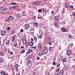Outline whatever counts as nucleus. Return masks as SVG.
<instances>
[{"label":"nucleus","instance_id":"obj_43","mask_svg":"<svg viewBox=\"0 0 75 75\" xmlns=\"http://www.w3.org/2000/svg\"><path fill=\"white\" fill-rule=\"evenodd\" d=\"M14 33H15V31L12 30L11 31V34H14Z\"/></svg>","mask_w":75,"mask_h":75},{"label":"nucleus","instance_id":"obj_51","mask_svg":"<svg viewBox=\"0 0 75 75\" xmlns=\"http://www.w3.org/2000/svg\"><path fill=\"white\" fill-rule=\"evenodd\" d=\"M69 37L70 38H72V35H69Z\"/></svg>","mask_w":75,"mask_h":75},{"label":"nucleus","instance_id":"obj_45","mask_svg":"<svg viewBox=\"0 0 75 75\" xmlns=\"http://www.w3.org/2000/svg\"><path fill=\"white\" fill-rule=\"evenodd\" d=\"M7 30H11V28H10V27H8L7 29Z\"/></svg>","mask_w":75,"mask_h":75},{"label":"nucleus","instance_id":"obj_40","mask_svg":"<svg viewBox=\"0 0 75 75\" xmlns=\"http://www.w3.org/2000/svg\"><path fill=\"white\" fill-rule=\"evenodd\" d=\"M52 39V38H51V37H50L48 39V41H51V40Z\"/></svg>","mask_w":75,"mask_h":75},{"label":"nucleus","instance_id":"obj_27","mask_svg":"<svg viewBox=\"0 0 75 75\" xmlns=\"http://www.w3.org/2000/svg\"><path fill=\"white\" fill-rule=\"evenodd\" d=\"M33 39L35 41H37V37H36V36H35L34 37Z\"/></svg>","mask_w":75,"mask_h":75},{"label":"nucleus","instance_id":"obj_1","mask_svg":"<svg viewBox=\"0 0 75 75\" xmlns=\"http://www.w3.org/2000/svg\"><path fill=\"white\" fill-rule=\"evenodd\" d=\"M59 16H56L54 17V20L56 21H58L59 20Z\"/></svg>","mask_w":75,"mask_h":75},{"label":"nucleus","instance_id":"obj_22","mask_svg":"<svg viewBox=\"0 0 75 75\" xmlns=\"http://www.w3.org/2000/svg\"><path fill=\"white\" fill-rule=\"evenodd\" d=\"M38 48H39L40 50H42V47H41V46L40 45H38Z\"/></svg>","mask_w":75,"mask_h":75},{"label":"nucleus","instance_id":"obj_17","mask_svg":"<svg viewBox=\"0 0 75 75\" xmlns=\"http://www.w3.org/2000/svg\"><path fill=\"white\" fill-rule=\"evenodd\" d=\"M34 26L36 27H38V23L37 22H35L34 23Z\"/></svg>","mask_w":75,"mask_h":75},{"label":"nucleus","instance_id":"obj_62","mask_svg":"<svg viewBox=\"0 0 75 75\" xmlns=\"http://www.w3.org/2000/svg\"><path fill=\"white\" fill-rule=\"evenodd\" d=\"M69 50V47H68L67 49V51H68V50Z\"/></svg>","mask_w":75,"mask_h":75},{"label":"nucleus","instance_id":"obj_5","mask_svg":"<svg viewBox=\"0 0 75 75\" xmlns=\"http://www.w3.org/2000/svg\"><path fill=\"white\" fill-rule=\"evenodd\" d=\"M17 6V5H15L14 6H12V7H11L9 8V10H13V9H14V8H16Z\"/></svg>","mask_w":75,"mask_h":75},{"label":"nucleus","instance_id":"obj_13","mask_svg":"<svg viewBox=\"0 0 75 75\" xmlns=\"http://www.w3.org/2000/svg\"><path fill=\"white\" fill-rule=\"evenodd\" d=\"M0 55L1 57L4 56V53H3V52L1 51V52H0Z\"/></svg>","mask_w":75,"mask_h":75},{"label":"nucleus","instance_id":"obj_2","mask_svg":"<svg viewBox=\"0 0 75 75\" xmlns=\"http://www.w3.org/2000/svg\"><path fill=\"white\" fill-rule=\"evenodd\" d=\"M38 55L39 56H41L44 55V53L43 51H40L38 54Z\"/></svg>","mask_w":75,"mask_h":75},{"label":"nucleus","instance_id":"obj_44","mask_svg":"<svg viewBox=\"0 0 75 75\" xmlns=\"http://www.w3.org/2000/svg\"><path fill=\"white\" fill-rule=\"evenodd\" d=\"M57 68H59V67H60V64H57Z\"/></svg>","mask_w":75,"mask_h":75},{"label":"nucleus","instance_id":"obj_18","mask_svg":"<svg viewBox=\"0 0 75 75\" xmlns=\"http://www.w3.org/2000/svg\"><path fill=\"white\" fill-rule=\"evenodd\" d=\"M6 44H10V40H7L5 42Z\"/></svg>","mask_w":75,"mask_h":75},{"label":"nucleus","instance_id":"obj_59","mask_svg":"<svg viewBox=\"0 0 75 75\" xmlns=\"http://www.w3.org/2000/svg\"><path fill=\"white\" fill-rule=\"evenodd\" d=\"M56 64V63H55V62H54L53 63V65H55Z\"/></svg>","mask_w":75,"mask_h":75},{"label":"nucleus","instance_id":"obj_46","mask_svg":"<svg viewBox=\"0 0 75 75\" xmlns=\"http://www.w3.org/2000/svg\"><path fill=\"white\" fill-rule=\"evenodd\" d=\"M10 54L11 55H13V52H10Z\"/></svg>","mask_w":75,"mask_h":75},{"label":"nucleus","instance_id":"obj_57","mask_svg":"<svg viewBox=\"0 0 75 75\" xmlns=\"http://www.w3.org/2000/svg\"><path fill=\"white\" fill-rule=\"evenodd\" d=\"M16 72H18V71H19V69H18V68L16 69Z\"/></svg>","mask_w":75,"mask_h":75},{"label":"nucleus","instance_id":"obj_41","mask_svg":"<svg viewBox=\"0 0 75 75\" xmlns=\"http://www.w3.org/2000/svg\"><path fill=\"white\" fill-rule=\"evenodd\" d=\"M27 63H28V64L29 65V64H30V63H31V61L30 60H28L27 62Z\"/></svg>","mask_w":75,"mask_h":75},{"label":"nucleus","instance_id":"obj_49","mask_svg":"<svg viewBox=\"0 0 75 75\" xmlns=\"http://www.w3.org/2000/svg\"><path fill=\"white\" fill-rule=\"evenodd\" d=\"M70 8H71V9L74 8V6L73 5H71V6H70Z\"/></svg>","mask_w":75,"mask_h":75},{"label":"nucleus","instance_id":"obj_38","mask_svg":"<svg viewBox=\"0 0 75 75\" xmlns=\"http://www.w3.org/2000/svg\"><path fill=\"white\" fill-rule=\"evenodd\" d=\"M30 58H31L30 57L29 55L27 56L26 57V59H30Z\"/></svg>","mask_w":75,"mask_h":75},{"label":"nucleus","instance_id":"obj_3","mask_svg":"<svg viewBox=\"0 0 75 75\" xmlns=\"http://www.w3.org/2000/svg\"><path fill=\"white\" fill-rule=\"evenodd\" d=\"M22 41L23 45H25L26 44V42H27V41L25 39H23L22 40Z\"/></svg>","mask_w":75,"mask_h":75},{"label":"nucleus","instance_id":"obj_33","mask_svg":"<svg viewBox=\"0 0 75 75\" xmlns=\"http://www.w3.org/2000/svg\"><path fill=\"white\" fill-rule=\"evenodd\" d=\"M54 48V47H50L49 50H51V51H52L53 50V49Z\"/></svg>","mask_w":75,"mask_h":75},{"label":"nucleus","instance_id":"obj_28","mask_svg":"<svg viewBox=\"0 0 75 75\" xmlns=\"http://www.w3.org/2000/svg\"><path fill=\"white\" fill-rule=\"evenodd\" d=\"M29 44L30 46H33V42H30Z\"/></svg>","mask_w":75,"mask_h":75},{"label":"nucleus","instance_id":"obj_10","mask_svg":"<svg viewBox=\"0 0 75 75\" xmlns=\"http://www.w3.org/2000/svg\"><path fill=\"white\" fill-rule=\"evenodd\" d=\"M65 6L67 8H70V4H67L65 5Z\"/></svg>","mask_w":75,"mask_h":75},{"label":"nucleus","instance_id":"obj_47","mask_svg":"<svg viewBox=\"0 0 75 75\" xmlns=\"http://www.w3.org/2000/svg\"><path fill=\"white\" fill-rule=\"evenodd\" d=\"M23 31H24V30H23V29H21V30L20 32V33H23Z\"/></svg>","mask_w":75,"mask_h":75},{"label":"nucleus","instance_id":"obj_48","mask_svg":"<svg viewBox=\"0 0 75 75\" xmlns=\"http://www.w3.org/2000/svg\"><path fill=\"white\" fill-rule=\"evenodd\" d=\"M38 11L39 13H41V12H42V10H41V9H39L38 10Z\"/></svg>","mask_w":75,"mask_h":75},{"label":"nucleus","instance_id":"obj_53","mask_svg":"<svg viewBox=\"0 0 75 75\" xmlns=\"http://www.w3.org/2000/svg\"><path fill=\"white\" fill-rule=\"evenodd\" d=\"M34 39L33 38H31L30 39V40H31V41H32L33 42H34Z\"/></svg>","mask_w":75,"mask_h":75},{"label":"nucleus","instance_id":"obj_12","mask_svg":"<svg viewBox=\"0 0 75 75\" xmlns=\"http://www.w3.org/2000/svg\"><path fill=\"white\" fill-rule=\"evenodd\" d=\"M47 44H49L50 46H51V45H52V43L51 42V41H47Z\"/></svg>","mask_w":75,"mask_h":75},{"label":"nucleus","instance_id":"obj_20","mask_svg":"<svg viewBox=\"0 0 75 75\" xmlns=\"http://www.w3.org/2000/svg\"><path fill=\"white\" fill-rule=\"evenodd\" d=\"M63 70H60L59 72V74H62L63 75V74H64V71H63Z\"/></svg>","mask_w":75,"mask_h":75},{"label":"nucleus","instance_id":"obj_63","mask_svg":"<svg viewBox=\"0 0 75 75\" xmlns=\"http://www.w3.org/2000/svg\"><path fill=\"white\" fill-rule=\"evenodd\" d=\"M73 16H74V17H75V13H73Z\"/></svg>","mask_w":75,"mask_h":75},{"label":"nucleus","instance_id":"obj_39","mask_svg":"<svg viewBox=\"0 0 75 75\" xmlns=\"http://www.w3.org/2000/svg\"><path fill=\"white\" fill-rule=\"evenodd\" d=\"M26 13L25 12L23 11L22 12V14L23 16H25V14Z\"/></svg>","mask_w":75,"mask_h":75},{"label":"nucleus","instance_id":"obj_36","mask_svg":"<svg viewBox=\"0 0 75 75\" xmlns=\"http://www.w3.org/2000/svg\"><path fill=\"white\" fill-rule=\"evenodd\" d=\"M60 70V68H58L56 70V72H57V73H58L59 72V70Z\"/></svg>","mask_w":75,"mask_h":75},{"label":"nucleus","instance_id":"obj_26","mask_svg":"<svg viewBox=\"0 0 75 75\" xmlns=\"http://www.w3.org/2000/svg\"><path fill=\"white\" fill-rule=\"evenodd\" d=\"M18 67V64H16L14 66V68L15 69H16Z\"/></svg>","mask_w":75,"mask_h":75},{"label":"nucleus","instance_id":"obj_4","mask_svg":"<svg viewBox=\"0 0 75 75\" xmlns=\"http://www.w3.org/2000/svg\"><path fill=\"white\" fill-rule=\"evenodd\" d=\"M0 10L2 11H4L5 10H7V8L4 7H0Z\"/></svg>","mask_w":75,"mask_h":75},{"label":"nucleus","instance_id":"obj_6","mask_svg":"<svg viewBox=\"0 0 75 75\" xmlns=\"http://www.w3.org/2000/svg\"><path fill=\"white\" fill-rule=\"evenodd\" d=\"M12 38V42H14L16 41V36H13L11 37Z\"/></svg>","mask_w":75,"mask_h":75},{"label":"nucleus","instance_id":"obj_11","mask_svg":"<svg viewBox=\"0 0 75 75\" xmlns=\"http://www.w3.org/2000/svg\"><path fill=\"white\" fill-rule=\"evenodd\" d=\"M67 55L68 56V55H71V51L69 50H68L67 52Z\"/></svg>","mask_w":75,"mask_h":75},{"label":"nucleus","instance_id":"obj_23","mask_svg":"<svg viewBox=\"0 0 75 75\" xmlns=\"http://www.w3.org/2000/svg\"><path fill=\"white\" fill-rule=\"evenodd\" d=\"M25 52V50H22L20 52V54H24Z\"/></svg>","mask_w":75,"mask_h":75},{"label":"nucleus","instance_id":"obj_56","mask_svg":"<svg viewBox=\"0 0 75 75\" xmlns=\"http://www.w3.org/2000/svg\"><path fill=\"white\" fill-rule=\"evenodd\" d=\"M11 4L12 5H14L15 4H17L16 3H11Z\"/></svg>","mask_w":75,"mask_h":75},{"label":"nucleus","instance_id":"obj_24","mask_svg":"<svg viewBox=\"0 0 75 75\" xmlns=\"http://www.w3.org/2000/svg\"><path fill=\"white\" fill-rule=\"evenodd\" d=\"M64 12H65V9L64 8H63L61 11V13H62V14H64Z\"/></svg>","mask_w":75,"mask_h":75},{"label":"nucleus","instance_id":"obj_58","mask_svg":"<svg viewBox=\"0 0 75 75\" xmlns=\"http://www.w3.org/2000/svg\"><path fill=\"white\" fill-rule=\"evenodd\" d=\"M16 16L18 17H20V15L19 14H17V15H16Z\"/></svg>","mask_w":75,"mask_h":75},{"label":"nucleus","instance_id":"obj_52","mask_svg":"<svg viewBox=\"0 0 75 75\" xmlns=\"http://www.w3.org/2000/svg\"><path fill=\"white\" fill-rule=\"evenodd\" d=\"M38 18L39 19H41V16L39 15L38 17Z\"/></svg>","mask_w":75,"mask_h":75},{"label":"nucleus","instance_id":"obj_8","mask_svg":"<svg viewBox=\"0 0 75 75\" xmlns=\"http://www.w3.org/2000/svg\"><path fill=\"white\" fill-rule=\"evenodd\" d=\"M1 35L4 36V35H6V32L4 31H1Z\"/></svg>","mask_w":75,"mask_h":75},{"label":"nucleus","instance_id":"obj_25","mask_svg":"<svg viewBox=\"0 0 75 75\" xmlns=\"http://www.w3.org/2000/svg\"><path fill=\"white\" fill-rule=\"evenodd\" d=\"M1 75H5V73L3 71H1Z\"/></svg>","mask_w":75,"mask_h":75},{"label":"nucleus","instance_id":"obj_54","mask_svg":"<svg viewBox=\"0 0 75 75\" xmlns=\"http://www.w3.org/2000/svg\"><path fill=\"white\" fill-rule=\"evenodd\" d=\"M13 46L14 47H17V44L16 43L15 44H14L13 45Z\"/></svg>","mask_w":75,"mask_h":75},{"label":"nucleus","instance_id":"obj_55","mask_svg":"<svg viewBox=\"0 0 75 75\" xmlns=\"http://www.w3.org/2000/svg\"><path fill=\"white\" fill-rule=\"evenodd\" d=\"M3 61V60L2 59V58H0V61H1V62H2Z\"/></svg>","mask_w":75,"mask_h":75},{"label":"nucleus","instance_id":"obj_32","mask_svg":"<svg viewBox=\"0 0 75 75\" xmlns=\"http://www.w3.org/2000/svg\"><path fill=\"white\" fill-rule=\"evenodd\" d=\"M25 45H26V47H28L29 46V43H28V42H27Z\"/></svg>","mask_w":75,"mask_h":75},{"label":"nucleus","instance_id":"obj_21","mask_svg":"<svg viewBox=\"0 0 75 75\" xmlns=\"http://www.w3.org/2000/svg\"><path fill=\"white\" fill-rule=\"evenodd\" d=\"M62 70L63 71H67V69H68L67 68V67H64L62 69Z\"/></svg>","mask_w":75,"mask_h":75},{"label":"nucleus","instance_id":"obj_14","mask_svg":"<svg viewBox=\"0 0 75 75\" xmlns=\"http://www.w3.org/2000/svg\"><path fill=\"white\" fill-rule=\"evenodd\" d=\"M42 33H41L40 35L38 36V38H40V39H41V38H42Z\"/></svg>","mask_w":75,"mask_h":75},{"label":"nucleus","instance_id":"obj_35","mask_svg":"<svg viewBox=\"0 0 75 75\" xmlns=\"http://www.w3.org/2000/svg\"><path fill=\"white\" fill-rule=\"evenodd\" d=\"M9 19L10 20H11L13 19V16H10L9 17Z\"/></svg>","mask_w":75,"mask_h":75},{"label":"nucleus","instance_id":"obj_16","mask_svg":"<svg viewBox=\"0 0 75 75\" xmlns=\"http://www.w3.org/2000/svg\"><path fill=\"white\" fill-rule=\"evenodd\" d=\"M32 52L33 50L32 49H30L27 52V54H30V53Z\"/></svg>","mask_w":75,"mask_h":75},{"label":"nucleus","instance_id":"obj_15","mask_svg":"<svg viewBox=\"0 0 75 75\" xmlns=\"http://www.w3.org/2000/svg\"><path fill=\"white\" fill-rule=\"evenodd\" d=\"M40 1L36 2L34 3V5L35 6L37 5V4H40Z\"/></svg>","mask_w":75,"mask_h":75},{"label":"nucleus","instance_id":"obj_37","mask_svg":"<svg viewBox=\"0 0 75 75\" xmlns=\"http://www.w3.org/2000/svg\"><path fill=\"white\" fill-rule=\"evenodd\" d=\"M30 35H34V32H30L29 33Z\"/></svg>","mask_w":75,"mask_h":75},{"label":"nucleus","instance_id":"obj_30","mask_svg":"<svg viewBox=\"0 0 75 75\" xmlns=\"http://www.w3.org/2000/svg\"><path fill=\"white\" fill-rule=\"evenodd\" d=\"M8 52H10L11 51L10 49V48H8L7 49Z\"/></svg>","mask_w":75,"mask_h":75},{"label":"nucleus","instance_id":"obj_7","mask_svg":"<svg viewBox=\"0 0 75 75\" xmlns=\"http://www.w3.org/2000/svg\"><path fill=\"white\" fill-rule=\"evenodd\" d=\"M25 28L26 30L29 29L30 28V25L28 24H26L25 25Z\"/></svg>","mask_w":75,"mask_h":75},{"label":"nucleus","instance_id":"obj_50","mask_svg":"<svg viewBox=\"0 0 75 75\" xmlns=\"http://www.w3.org/2000/svg\"><path fill=\"white\" fill-rule=\"evenodd\" d=\"M30 69V68L29 67H28L26 69V71H28V70H29Z\"/></svg>","mask_w":75,"mask_h":75},{"label":"nucleus","instance_id":"obj_60","mask_svg":"<svg viewBox=\"0 0 75 75\" xmlns=\"http://www.w3.org/2000/svg\"><path fill=\"white\" fill-rule=\"evenodd\" d=\"M62 24H65V22L64 21H62Z\"/></svg>","mask_w":75,"mask_h":75},{"label":"nucleus","instance_id":"obj_19","mask_svg":"<svg viewBox=\"0 0 75 75\" xmlns=\"http://www.w3.org/2000/svg\"><path fill=\"white\" fill-rule=\"evenodd\" d=\"M43 51L44 54H47V53L48 52V50H45L44 49Z\"/></svg>","mask_w":75,"mask_h":75},{"label":"nucleus","instance_id":"obj_42","mask_svg":"<svg viewBox=\"0 0 75 75\" xmlns=\"http://www.w3.org/2000/svg\"><path fill=\"white\" fill-rule=\"evenodd\" d=\"M63 62H67V59L66 58L64 59H63Z\"/></svg>","mask_w":75,"mask_h":75},{"label":"nucleus","instance_id":"obj_31","mask_svg":"<svg viewBox=\"0 0 75 75\" xmlns=\"http://www.w3.org/2000/svg\"><path fill=\"white\" fill-rule=\"evenodd\" d=\"M29 56H30V58H32V57H33V54L32 53L31 54L29 55Z\"/></svg>","mask_w":75,"mask_h":75},{"label":"nucleus","instance_id":"obj_9","mask_svg":"<svg viewBox=\"0 0 75 75\" xmlns=\"http://www.w3.org/2000/svg\"><path fill=\"white\" fill-rule=\"evenodd\" d=\"M61 30L62 32H67V31H68V30H67L66 29H65L63 28H62Z\"/></svg>","mask_w":75,"mask_h":75},{"label":"nucleus","instance_id":"obj_61","mask_svg":"<svg viewBox=\"0 0 75 75\" xmlns=\"http://www.w3.org/2000/svg\"><path fill=\"white\" fill-rule=\"evenodd\" d=\"M60 58H61V60H62H62H63V58H62V56H60Z\"/></svg>","mask_w":75,"mask_h":75},{"label":"nucleus","instance_id":"obj_29","mask_svg":"<svg viewBox=\"0 0 75 75\" xmlns=\"http://www.w3.org/2000/svg\"><path fill=\"white\" fill-rule=\"evenodd\" d=\"M44 50H48V47L47 46H45Z\"/></svg>","mask_w":75,"mask_h":75},{"label":"nucleus","instance_id":"obj_34","mask_svg":"<svg viewBox=\"0 0 75 75\" xmlns=\"http://www.w3.org/2000/svg\"><path fill=\"white\" fill-rule=\"evenodd\" d=\"M54 24L56 27H58V24L56 22H54Z\"/></svg>","mask_w":75,"mask_h":75},{"label":"nucleus","instance_id":"obj_64","mask_svg":"<svg viewBox=\"0 0 75 75\" xmlns=\"http://www.w3.org/2000/svg\"><path fill=\"white\" fill-rule=\"evenodd\" d=\"M50 72H48L47 73V75H50Z\"/></svg>","mask_w":75,"mask_h":75}]
</instances>
